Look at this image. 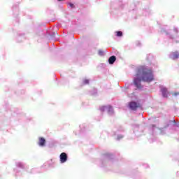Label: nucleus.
Masks as SVG:
<instances>
[{
	"mask_svg": "<svg viewBox=\"0 0 179 179\" xmlns=\"http://www.w3.org/2000/svg\"><path fill=\"white\" fill-rule=\"evenodd\" d=\"M154 76L152 70L145 66H141L138 68L137 73L134 78V83L136 87L139 89L141 87V80L143 82H148L149 83L152 82Z\"/></svg>",
	"mask_w": 179,
	"mask_h": 179,
	"instance_id": "obj_1",
	"label": "nucleus"
},
{
	"mask_svg": "<svg viewBox=\"0 0 179 179\" xmlns=\"http://www.w3.org/2000/svg\"><path fill=\"white\" fill-rule=\"evenodd\" d=\"M100 111H106L107 110L108 113L109 115H113L114 114V110L113 109V106H102L99 108Z\"/></svg>",
	"mask_w": 179,
	"mask_h": 179,
	"instance_id": "obj_2",
	"label": "nucleus"
},
{
	"mask_svg": "<svg viewBox=\"0 0 179 179\" xmlns=\"http://www.w3.org/2000/svg\"><path fill=\"white\" fill-rule=\"evenodd\" d=\"M60 163H66V161L68 160V155L65 152H62L60 155Z\"/></svg>",
	"mask_w": 179,
	"mask_h": 179,
	"instance_id": "obj_3",
	"label": "nucleus"
},
{
	"mask_svg": "<svg viewBox=\"0 0 179 179\" xmlns=\"http://www.w3.org/2000/svg\"><path fill=\"white\" fill-rule=\"evenodd\" d=\"M129 106L131 110H135L136 108H138V107H139V103L135 101H131L129 103Z\"/></svg>",
	"mask_w": 179,
	"mask_h": 179,
	"instance_id": "obj_4",
	"label": "nucleus"
},
{
	"mask_svg": "<svg viewBox=\"0 0 179 179\" xmlns=\"http://www.w3.org/2000/svg\"><path fill=\"white\" fill-rule=\"evenodd\" d=\"M169 57L171 58V59H177L179 58V52H173L169 55Z\"/></svg>",
	"mask_w": 179,
	"mask_h": 179,
	"instance_id": "obj_5",
	"label": "nucleus"
},
{
	"mask_svg": "<svg viewBox=\"0 0 179 179\" xmlns=\"http://www.w3.org/2000/svg\"><path fill=\"white\" fill-rule=\"evenodd\" d=\"M161 92H162L163 97H167L168 96L169 92H167V88H166V87L161 88Z\"/></svg>",
	"mask_w": 179,
	"mask_h": 179,
	"instance_id": "obj_6",
	"label": "nucleus"
},
{
	"mask_svg": "<svg viewBox=\"0 0 179 179\" xmlns=\"http://www.w3.org/2000/svg\"><path fill=\"white\" fill-rule=\"evenodd\" d=\"M117 60V57H115V56H111L109 59H108V62L110 65H113V64H114L115 62V61Z\"/></svg>",
	"mask_w": 179,
	"mask_h": 179,
	"instance_id": "obj_7",
	"label": "nucleus"
},
{
	"mask_svg": "<svg viewBox=\"0 0 179 179\" xmlns=\"http://www.w3.org/2000/svg\"><path fill=\"white\" fill-rule=\"evenodd\" d=\"M45 145V139L44 138H41L39 139V146H44Z\"/></svg>",
	"mask_w": 179,
	"mask_h": 179,
	"instance_id": "obj_8",
	"label": "nucleus"
},
{
	"mask_svg": "<svg viewBox=\"0 0 179 179\" xmlns=\"http://www.w3.org/2000/svg\"><path fill=\"white\" fill-rule=\"evenodd\" d=\"M17 167H19L20 169H24V164L22 162H17Z\"/></svg>",
	"mask_w": 179,
	"mask_h": 179,
	"instance_id": "obj_9",
	"label": "nucleus"
},
{
	"mask_svg": "<svg viewBox=\"0 0 179 179\" xmlns=\"http://www.w3.org/2000/svg\"><path fill=\"white\" fill-rule=\"evenodd\" d=\"M98 54H99V55H100V57H103L105 55L104 51H103L101 50H99Z\"/></svg>",
	"mask_w": 179,
	"mask_h": 179,
	"instance_id": "obj_10",
	"label": "nucleus"
},
{
	"mask_svg": "<svg viewBox=\"0 0 179 179\" xmlns=\"http://www.w3.org/2000/svg\"><path fill=\"white\" fill-rule=\"evenodd\" d=\"M116 33H117L116 36H117V37H122V32L121 31H117Z\"/></svg>",
	"mask_w": 179,
	"mask_h": 179,
	"instance_id": "obj_11",
	"label": "nucleus"
},
{
	"mask_svg": "<svg viewBox=\"0 0 179 179\" xmlns=\"http://www.w3.org/2000/svg\"><path fill=\"white\" fill-rule=\"evenodd\" d=\"M83 83L84 85H89V80H84Z\"/></svg>",
	"mask_w": 179,
	"mask_h": 179,
	"instance_id": "obj_12",
	"label": "nucleus"
},
{
	"mask_svg": "<svg viewBox=\"0 0 179 179\" xmlns=\"http://www.w3.org/2000/svg\"><path fill=\"white\" fill-rule=\"evenodd\" d=\"M122 138H124V136H117V141H120V139H122Z\"/></svg>",
	"mask_w": 179,
	"mask_h": 179,
	"instance_id": "obj_13",
	"label": "nucleus"
},
{
	"mask_svg": "<svg viewBox=\"0 0 179 179\" xmlns=\"http://www.w3.org/2000/svg\"><path fill=\"white\" fill-rule=\"evenodd\" d=\"M69 5L70 8H75V6L73 5V3H69Z\"/></svg>",
	"mask_w": 179,
	"mask_h": 179,
	"instance_id": "obj_14",
	"label": "nucleus"
},
{
	"mask_svg": "<svg viewBox=\"0 0 179 179\" xmlns=\"http://www.w3.org/2000/svg\"><path fill=\"white\" fill-rule=\"evenodd\" d=\"M174 31H176V33H178V29L175 28V29H174Z\"/></svg>",
	"mask_w": 179,
	"mask_h": 179,
	"instance_id": "obj_15",
	"label": "nucleus"
},
{
	"mask_svg": "<svg viewBox=\"0 0 179 179\" xmlns=\"http://www.w3.org/2000/svg\"><path fill=\"white\" fill-rule=\"evenodd\" d=\"M173 122H174L175 125H177V124H176V120H173Z\"/></svg>",
	"mask_w": 179,
	"mask_h": 179,
	"instance_id": "obj_16",
	"label": "nucleus"
},
{
	"mask_svg": "<svg viewBox=\"0 0 179 179\" xmlns=\"http://www.w3.org/2000/svg\"><path fill=\"white\" fill-rule=\"evenodd\" d=\"M57 1H59V2H60V1H62V0H57Z\"/></svg>",
	"mask_w": 179,
	"mask_h": 179,
	"instance_id": "obj_17",
	"label": "nucleus"
}]
</instances>
